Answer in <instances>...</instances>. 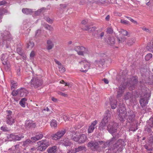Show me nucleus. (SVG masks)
Returning <instances> with one entry per match:
<instances>
[{
    "mask_svg": "<svg viewBox=\"0 0 153 153\" xmlns=\"http://www.w3.org/2000/svg\"><path fill=\"white\" fill-rule=\"evenodd\" d=\"M117 124L116 123L114 122L111 123L109 125L107 126V130L113 136V137L111 140L108 141L105 143L102 141H98L97 142L99 144V147L100 146L102 145V146L104 148H105L107 146H109V145L114 144L116 140H117L116 137H114L115 135L114 134L117 130Z\"/></svg>",
    "mask_w": 153,
    "mask_h": 153,
    "instance_id": "f257e3e1",
    "label": "nucleus"
},
{
    "mask_svg": "<svg viewBox=\"0 0 153 153\" xmlns=\"http://www.w3.org/2000/svg\"><path fill=\"white\" fill-rule=\"evenodd\" d=\"M2 39V44L7 48L9 47L10 41L11 39V36L10 33L7 31L4 32V33H1Z\"/></svg>",
    "mask_w": 153,
    "mask_h": 153,
    "instance_id": "f03ea898",
    "label": "nucleus"
},
{
    "mask_svg": "<svg viewBox=\"0 0 153 153\" xmlns=\"http://www.w3.org/2000/svg\"><path fill=\"white\" fill-rule=\"evenodd\" d=\"M135 115L133 111H130L127 112V121L134 126H136L138 123L137 121L135 120Z\"/></svg>",
    "mask_w": 153,
    "mask_h": 153,
    "instance_id": "7ed1b4c3",
    "label": "nucleus"
},
{
    "mask_svg": "<svg viewBox=\"0 0 153 153\" xmlns=\"http://www.w3.org/2000/svg\"><path fill=\"white\" fill-rule=\"evenodd\" d=\"M74 49L79 55L84 56L85 54H88L90 52V51L88 48L82 46H75L74 47Z\"/></svg>",
    "mask_w": 153,
    "mask_h": 153,
    "instance_id": "20e7f679",
    "label": "nucleus"
},
{
    "mask_svg": "<svg viewBox=\"0 0 153 153\" xmlns=\"http://www.w3.org/2000/svg\"><path fill=\"white\" fill-rule=\"evenodd\" d=\"M37 143L38 144L37 149L41 151L45 150L49 145V141L46 140L39 141L37 142Z\"/></svg>",
    "mask_w": 153,
    "mask_h": 153,
    "instance_id": "39448f33",
    "label": "nucleus"
},
{
    "mask_svg": "<svg viewBox=\"0 0 153 153\" xmlns=\"http://www.w3.org/2000/svg\"><path fill=\"white\" fill-rule=\"evenodd\" d=\"M151 96V94L150 92H146L144 94L143 97H140V102L142 107L146 106L148 103V100L149 99Z\"/></svg>",
    "mask_w": 153,
    "mask_h": 153,
    "instance_id": "423d86ee",
    "label": "nucleus"
},
{
    "mask_svg": "<svg viewBox=\"0 0 153 153\" xmlns=\"http://www.w3.org/2000/svg\"><path fill=\"white\" fill-rule=\"evenodd\" d=\"M110 117L111 114L109 113L108 112L105 114V117L102 120L99 126V129L100 130H102L105 128L106 123Z\"/></svg>",
    "mask_w": 153,
    "mask_h": 153,
    "instance_id": "0eeeda50",
    "label": "nucleus"
},
{
    "mask_svg": "<svg viewBox=\"0 0 153 153\" xmlns=\"http://www.w3.org/2000/svg\"><path fill=\"white\" fill-rule=\"evenodd\" d=\"M119 111L118 118L120 121L124 122L126 118L127 114L126 110L124 107H121L119 109Z\"/></svg>",
    "mask_w": 153,
    "mask_h": 153,
    "instance_id": "6e6552de",
    "label": "nucleus"
},
{
    "mask_svg": "<svg viewBox=\"0 0 153 153\" xmlns=\"http://www.w3.org/2000/svg\"><path fill=\"white\" fill-rule=\"evenodd\" d=\"M82 66L84 68H82L80 71L83 72H86L90 68L91 63L90 62L88 61L86 59H82L79 62Z\"/></svg>",
    "mask_w": 153,
    "mask_h": 153,
    "instance_id": "1a4fd4ad",
    "label": "nucleus"
},
{
    "mask_svg": "<svg viewBox=\"0 0 153 153\" xmlns=\"http://www.w3.org/2000/svg\"><path fill=\"white\" fill-rule=\"evenodd\" d=\"M31 86L36 88L41 85L42 83L41 80L38 79L37 77H34L30 81Z\"/></svg>",
    "mask_w": 153,
    "mask_h": 153,
    "instance_id": "9d476101",
    "label": "nucleus"
},
{
    "mask_svg": "<svg viewBox=\"0 0 153 153\" xmlns=\"http://www.w3.org/2000/svg\"><path fill=\"white\" fill-rule=\"evenodd\" d=\"M65 132L66 130L65 129L59 130L53 135L52 139L54 140H59L64 135Z\"/></svg>",
    "mask_w": 153,
    "mask_h": 153,
    "instance_id": "9b49d317",
    "label": "nucleus"
},
{
    "mask_svg": "<svg viewBox=\"0 0 153 153\" xmlns=\"http://www.w3.org/2000/svg\"><path fill=\"white\" fill-rule=\"evenodd\" d=\"M137 80L135 77H132L131 81L129 82H127L126 85L128 87L130 90H132L134 88V85L137 83Z\"/></svg>",
    "mask_w": 153,
    "mask_h": 153,
    "instance_id": "f8f14e48",
    "label": "nucleus"
},
{
    "mask_svg": "<svg viewBox=\"0 0 153 153\" xmlns=\"http://www.w3.org/2000/svg\"><path fill=\"white\" fill-rule=\"evenodd\" d=\"M145 148L148 151H152L153 149V135L149 138L148 143L144 146Z\"/></svg>",
    "mask_w": 153,
    "mask_h": 153,
    "instance_id": "ddd939ff",
    "label": "nucleus"
},
{
    "mask_svg": "<svg viewBox=\"0 0 153 153\" xmlns=\"http://www.w3.org/2000/svg\"><path fill=\"white\" fill-rule=\"evenodd\" d=\"M126 87V85H125V84L123 83V84L121 85L117 89V98L120 97L122 96L124 92V90Z\"/></svg>",
    "mask_w": 153,
    "mask_h": 153,
    "instance_id": "4468645a",
    "label": "nucleus"
},
{
    "mask_svg": "<svg viewBox=\"0 0 153 153\" xmlns=\"http://www.w3.org/2000/svg\"><path fill=\"white\" fill-rule=\"evenodd\" d=\"M98 122L97 120H95L93 122L89 125L88 130V132L89 133L93 132L95 128H96Z\"/></svg>",
    "mask_w": 153,
    "mask_h": 153,
    "instance_id": "2eb2a0df",
    "label": "nucleus"
},
{
    "mask_svg": "<svg viewBox=\"0 0 153 153\" xmlns=\"http://www.w3.org/2000/svg\"><path fill=\"white\" fill-rule=\"evenodd\" d=\"M88 146L94 150H97L99 148V144L97 142L92 141L88 143Z\"/></svg>",
    "mask_w": 153,
    "mask_h": 153,
    "instance_id": "dca6fc26",
    "label": "nucleus"
},
{
    "mask_svg": "<svg viewBox=\"0 0 153 153\" xmlns=\"http://www.w3.org/2000/svg\"><path fill=\"white\" fill-rule=\"evenodd\" d=\"M25 126L28 128H32L36 126V124L32 120H27L25 122Z\"/></svg>",
    "mask_w": 153,
    "mask_h": 153,
    "instance_id": "f3484780",
    "label": "nucleus"
},
{
    "mask_svg": "<svg viewBox=\"0 0 153 153\" xmlns=\"http://www.w3.org/2000/svg\"><path fill=\"white\" fill-rule=\"evenodd\" d=\"M12 115H7L6 117V123L9 125H12L15 122V119Z\"/></svg>",
    "mask_w": 153,
    "mask_h": 153,
    "instance_id": "a211bd4d",
    "label": "nucleus"
},
{
    "mask_svg": "<svg viewBox=\"0 0 153 153\" xmlns=\"http://www.w3.org/2000/svg\"><path fill=\"white\" fill-rule=\"evenodd\" d=\"M19 96L21 97H25L27 96L28 94V91L25 88H23L18 89Z\"/></svg>",
    "mask_w": 153,
    "mask_h": 153,
    "instance_id": "6ab92c4d",
    "label": "nucleus"
},
{
    "mask_svg": "<svg viewBox=\"0 0 153 153\" xmlns=\"http://www.w3.org/2000/svg\"><path fill=\"white\" fill-rule=\"evenodd\" d=\"M21 147L19 145H17L13 146L11 148L9 149L10 152H12L11 153H18L20 152Z\"/></svg>",
    "mask_w": 153,
    "mask_h": 153,
    "instance_id": "aec40b11",
    "label": "nucleus"
},
{
    "mask_svg": "<svg viewBox=\"0 0 153 153\" xmlns=\"http://www.w3.org/2000/svg\"><path fill=\"white\" fill-rule=\"evenodd\" d=\"M124 142L121 139H119L117 142L113 145V146L117 148L119 147L120 148L122 149L124 147Z\"/></svg>",
    "mask_w": 153,
    "mask_h": 153,
    "instance_id": "412c9836",
    "label": "nucleus"
},
{
    "mask_svg": "<svg viewBox=\"0 0 153 153\" xmlns=\"http://www.w3.org/2000/svg\"><path fill=\"white\" fill-rule=\"evenodd\" d=\"M58 150L57 147L56 146L49 147L48 149V153H56Z\"/></svg>",
    "mask_w": 153,
    "mask_h": 153,
    "instance_id": "4be33fe9",
    "label": "nucleus"
},
{
    "mask_svg": "<svg viewBox=\"0 0 153 153\" xmlns=\"http://www.w3.org/2000/svg\"><path fill=\"white\" fill-rule=\"evenodd\" d=\"M87 139V138L85 134H82L79 135V143H84Z\"/></svg>",
    "mask_w": 153,
    "mask_h": 153,
    "instance_id": "5701e85b",
    "label": "nucleus"
},
{
    "mask_svg": "<svg viewBox=\"0 0 153 153\" xmlns=\"http://www.w3.org/2000/svg\"><path fill=\"white\" fill-rule=\"evenodd\" d=\"M62 144L65 146H71L72 143L70 141L68 138H65L62 141Z\"/></svg>",
    "mask_w": 153,
    "mask_h": 153,
    "instance_id": "b1692460",
    "label": "nucleus"
},
{
    "mask_svg": "<svg viewBox=\"0 0 153 153\" xmlns=\"http://www.w3.org/2000/svg\"><path fill=\"white\" fill-rule=\"evenodd\" d=\"M76 153L79 152H84L86 150V148L83 146H80L74 149Z\"/></svg>",
    "mask_w": 153,
    "mask_h": 153,
    "instance_id": "393cba45",
    "label": "nucleus"
},
{
    "mask_svg": "<svg viewBox=\"0 0 153 153\" xmlns=\"http://www.w3.org/2000/svg\"><path fill=\"white\" fill-rule=\"evenodd\" d=\"M96 29V27L95 26L91 27L90 26H86L85 30H88V31L91 32L94 31Z\"/></svg>",
    "mask_w": 153,
    "mask_h": 153,
    "instance_id": "a878e982",
    "label": "nucleus"
},
{
    "mask_svg": "<svg viewBox=\"0 0 153 153\" xmlns=\"http://www.w3.org/2000/svg\"><path fill=\"white\" fill-rule=\"evenodd\" d=\"M146 48L148 50L153 53V40L148 44Z\"/></svg>",
    "mask_w": 153,
    "mask_h": 153,
    "instance_id": "bb28decb",
    "label": "nucleus"
},
{
    "mask_svg": "<svg viewBox=\"0 0 153 153\" xmlns=\"http://www.w3.org/2000/svg\"><path fill=\"white\" fill-rule=\"evenodd\" d=\"M48 46H47V49L50 50L52 49L54 46V45L52 41L51 40H49L47 41Z\"/></svg>",
    "mask_w": 153,
    "mask_h": 153,
    "instance_id": "cd10ccee",
    "label": "nucleus"
},
{
    "mask_svg": "<svg viewBox=\"0 0 153 153\" xmlns=\"http://www.w3.org/2000/svg\"><path fill=\"white\" fill-rule=\"evenodd\" d=\"M108 43L111 45L114 44L115 43V39L114 37L111 36L109 38L108 41Z\"/></svg>",
    "mask_w": 153,
    "mask_h": 153,
    "instance_id": "c85d7f7f",
    "label": "nucleus"
},
{
    "mask_svg": "<svg viewBox=\"0 0 153 153\" xmlns=\"http://www.w3.org/2000/svg\"><path fill=\"white\" fill-rule=\"evenodd\" d=\"M51 126L52 128H56L57 126V123L56 120H52L51 122Z\"/></svg>",
    "mask_w": 153,
    "mask_h": 153,
    "instance_id": "c756f323",
    "label": "nucleus"
},
{
    "mask_svg": "<svg viewBox=\"0 0 153 153\" xmlns=\"http://www.w3.org/2000/svg\"><path fill=\"white\" fill-rule=\"evenodd\" d=\"M22 11L23 13L27 15L30 14L32 12L31 9L27 8L23 9Z\"/></svg>",
    "mask_w": 153,
    "mask_h": 153,
    "instance_id": "7c9ffc66",
    "label": "nucleus"
},
{
    "mask_svg": "<svg viewBox=\"0 0 153 153\" xmlns=\"http://www.w3.org/2000/svg\"><path fill=\"white\" fill-rule=\"evenodd\" d=\"M31 141L30 139H27L23 142V146H27L31 143Z\"/></svg>",
    "mask_w": 153,
    "mask_h": 153,
    "instance_id": "2f4dec72",
    "label": "nucleus"
},
{
    "mask_svg": "<svg viewBox=\"0 0 153 153\" xmlns=\"http://www.w3.org/2000/svg\"><path fill=\"white\" fill-rule=\"evenodd\" d=\"M111 107L112 109H114L117 107V101L114 100L111 103Z\"/></svg>",
    "mask_w": 153,
    "mask_h": 153,
    "instance_id": "473e14b6",
    "label": "nucleus"
},
{
    "mask_svg": "<svg viewBox=\"0 0 153 153\" xmlns=\"http://www.w3.org/2000/svg\"><path fill=\"white\" fill-rule=\"evenodd\" d=\"M135 39L134 38H133L128 40L127 44L128 45L131 46L133 45L135 43Z\"/></svg>",
    "mask_w": 153,
    "mask_h": 153,
    "instance_id": "72a5a7b5",
    "label": "nucleus"
},
{
    "mask_svg": "<svg viewBox=\"0 0 153 153\" xmlns=\"http://www.w3.org/2000/svg\"><path fill=\"white\" fill-rule=\"evenodd\" d=\"M26 101V99L25 98H23L19 102V104L22 106L23 107H25V104Z\"/></svg>",
    "mask_w": 153,
    "mask_h": 153,
    "instance_id": "f704fd0d",
    "label": "nucleus"
},
{
    "mask_svg": "<svg viewBox=\"0 0 153 153\" xmlns=\"http://www.w3.org/2000/svg\"><path fill=\"white\" fill-rule=\"evenodd\" d=\"M34 43L33 42L30 41L27 44V48L29 49L32 48L34 46Z\"/></svg>",
    "mask_w": 153,
    "mask_h": 153,
    "instance_id": "c9c22d12",
    "label": "nucleus"
},
{
    "mask_svg": "<svg viewBox=\"0 0 153 153\" xmlns=\"http://www.w3.org/2000/svg\"><path fill=\"white\" fill-rule=\"evenodd\" d=\"M79 135H75L74 136H72V139L75 141L79 143Z\"/></svg>",
    "mask_w": 153,
    "mask_h": 153,
    "instance_id": "e433bc0d",
    "label": "nucleus"
},
{
    "mask_svg": "<svg viewBox=\"0 0 153 153\" xmlns=\"http://www.w3.org/2000/svg\"><path fill=\"white\" fill-rule=\"evenodd\" d=\"M15 135L11 134L9 135L8 136V138L9 141H12L13 140H15Z\"/></svg>",
    "mask_w": 153,
    "mask_h": 153,
    "instance_id": "4c0bfd02",
    "label": "nucleus"
},
{
    "mask_svg": "<svg viewBox=\"0 0 153 153\" xmlns=\"http://www.w3.org/2000/svg\"><path fill=\"white\" fill-rule=\"evenodd\" d=\"M151 126H146L145 128V133H150L151 132L152 130L151 129Z\"/></svg>",
    "mask_w": 153,
    "mask_h": 153,
    "instance_id": "58836bf2",
    "label": "nucleus"
},
{
    "mask_svg": "<svg viewBox=\"0 0 153 153\" xmlns=\"http://www.w3.org/2000/svg\"><path fill=\"white\" fill-rule=\"evenodd\" d=\"M15 137V140H19L24 137V136L22 134L16 135Z\"/></svg>",
    "mask_w": 153,
    "mask_h": 153,
    "instance_id": "ea45409f",
    "label": "nucleus"
},
{
    "mask_svg": "<svg viewBox=\"0 0 153 153\" xmlns=\"http://www.w3.org/2000/svg\"><path fill=\"white\" fill-rule=\"evenodd\" d=\"M58 68L59 71L61 73H63L65 71V68L62 65L60 66H58Z\"/></svg>",
    "mask_w": 153,
    "mask_h": 153,
    "instance_id": "a19ab883",
    "label": "nucleus"
},
{
    "mask_svg": "<svg viewBox=\"0 0 153 153\" xmlns=\"http://www.w3.org/2000/svg\"><path fill=\"white\" fill-rule=\"evenodd\" d=\"M119 32H120L124 36H127L128 35V32L123 29H121L119 31Z\"/></svg>",
    "mask_w": 153,
    "mask_h": 153,
    "instance_id": "79ce46f5",
    "label": "nucleus"
},
{
    "mask_svg": "<svg viewBox=\"0 0 153 153\" xmlns=\"http://www.w3.org/2000/svg\"><path fill=\"white\" fill-rule=\"evenodd\" d=\"M152 55L151 53H148L145 56V59L146 60L148 61L152 58Z\"/></svg>",
    "mask_w": 153,
    "mask_h": 153,
    "instance_id": "37998d69",
    "label": "nucleus"
},
{
    "mask_svg": "<svg viewBox=\"0 0 153 153\" xmlns=\"http://www.w3.org/2000/svg\"><path fill=\"white\" fill-rule=\"evenodd\" d=\"M11 89H12L13 88H15L17 86V83L14 81H12L11 82Z\"/></svg>",
    "mask_w": 153,
    "mask_h": 153,
    "instance_id": "c03bdc74",
    "label": "nucleus"
},
{
    "mask_svg": "<svg viewBox=\"0 0 153 153\" xmlns=\"http://www.w3.org/2000/svg\"><path fill=\"white\" fill-rule=\"evenodd\" d=\"M131 94L130 93L128 92L125 95L124 99L125 100H128L131 97Z\"/></svg>",
    "mask_w": 153,
    "mask_h": 153,
    "instance_id": "a18cd8bd",
    "label": "nucleus"
},
{
    "mask_svg": "<svg viewBox=\"0 0 153 153\" xmlns=\"http://www.w3.org/2000/svg\"><path fill=\"white\" fill-rule=\"evenodd\" d=\"M43 134L42 133H39L35 136L38 140L41 139L43 137Z\"/></svg>",
    "mask_w": 153,
    "mask_h": 153,
    "instance_id": "49530a36",
    "label": "nucleus"
},
{
    "mask_svg": "<svg viewBox=\"0 0 153 153\" xmlns=\"http://www.w3.org/2000/svg\"><path fill=\"white\" fill-rule=\"evenodd\" d=\"M142 29L146 32L150 33L151 32V30L148 28L144 27H142Z\"/></svg>",
    "mask_w": 153,
    "mask_h": 153,
    "instance_id": "de8ad7c7",
    "label": "nucleus"
},
{
    "mask_svg": "<svg viewBox=\"0 0 153 153\" xmlns=\"http://www.w3.org/2000/svg\"><path fill=\"white\" fill-rule=\"evenodd\" d=\"M113 32V30L111 27H108L107 29V32L108 33H111Z\"/></svg>",
    "mask_w": 153,
    "mask_h": 153,
    "instance_id": "09e8293b",
    "label": "nucleus"
},
{
    "mask_svg": "<svg viewBox=\"0 0 153 153\" xmlns=\"http://www.w3.org/2000/svg\"><path fill=\"white\" fill-rule=\"evenodd\" d=\"M45 28L51 31H52L53 30V27L48 25H46L45 26Z\"/></svg>",
    "mask_w": 153,
    "mask_h": 153,
    "instance_id": "8fccbe9b",
    "label": "nucleus"
},
{
    "mask_svg": "<svg viewBox=\"0 0 153 153\" xmlns=\"http://www.w3.org/2000/svg\"><path fill=\"white\" fill-rule=\"evenodd\" d=\"M120 22L122 23L125 25H128L129 24V22L126 20L122 19L120 20Z\"/></svg>",
    "mask_w": 153,
    "mask_h": 153,
    "instance_id": "3c124183",
    "label": "nucleus"
},
{
    "mask_svg": "<svg viewBox=\"0 0 153 153\" xmlns=\"http://www.w3.org/2000/svg\"><path fill=\"white\" fill-rule=\"evenodd\" d=\"M77 3H79V4L80 5L83 4L86 1L84 0H76Z\"/></svg>",
    "mask_w": 153,
    "mask_h": 153,
    "instance_id": "603ef678",
    "label": "nucleus"
},
{
    "mask_svg": "<svg viewBox=\"0 0 153 153\" xmlns=\"http://www.w3.org/2000/svg\"><path fill=\"white\" fill-rule=\"evenodd\" d=\"M8 129L5 126H2L1 127V129L4 131H8Z\"/></svg>",
    "mask_w": 153,
    "mask_h": 153,
    "instance_id": "864d4df0",
    "label": "nucleus"
},
{
    "mask_svg": "<svg viewBox=\"0 0 153 153\" xmlns=\"http://www.w3.org/2000/svg\"><path fill=\"white\" fill-rule=\"evenodd\" d=\"M37 140H38L35 136L32 137L31 138L30 141H31V143L35 142Z\"/></svg>",
    "mask_w": 153,
    "mask_h": 153,
    "instance_id": "5fc2aeb1",
    "label": "nucleus"
},
{
    "mask_svg": "<svg viewBox=\"0 0 153 153\" xmlns=\"http://www.w3.org/2000/svg\"><path fill=\"white\" fill-rule=\"evenodd\" d=\"M58 94L62 96H63V97H66L67 96V94H65L64 93H63L61 91H59L58 92Z\"/></svg>",
    "mask_w": 153,
    "mask_h": 153,
    "instance_id": "6e6d98bb",
    "label": "nucleus"
},
{
    "mask_svg": "<svg viewBox=\"0 0 153 153\" xmlns=\"http://www.w3.org/2000/svg\"><path fill=\"white\" fill-rule=\"evenodd\" d=\"M12 94L13 96H16L17 95L19 96L18 91H13L12 93Z\"/></svg>",
    "mask_w": 153,
    "mask_h": 153,
    "instance_id": "4d7b16f0",
    "label": "nucleus"
},
{
    "mask_svg": "<svg viewBox=\"0 0 153 153\" xmlns=\"http://www.w3.org/2000/svg\"><path fill=\"white\" fill-rule=\"evenodd\" d=\"M45 19L50 23H52L53 22V21L48 17H46L45 18Z\"/></svg>",
    "mask_w": 153,
    "mask_h": 153,
    "instance_id": "13d9d810",
    "label": "nucleus"
},
{
    "mask_svg": "<svg viewBox=\"0 0 153 153\" xmlns=\"http://www.w3.org/2000/svg\"><path fill=\"white\" fill-rule=\"evenodd\" d=\"M129 20H130L131 22H132V23H133L134 24H137V22L136 21L134 20L131 17H130Z\"/></svg>",
    "mask_w": 153,
    "mask_h": 153,
    "instance_id": "bf43d9fd",
    "label": "nucleus"
},
{
    "mask_svg": "<svg viewBox=\"0 0 153 153\" xmlns=\"http://www.w3.org/2000/svg\"><path fill=\"white\" fill-rule=\"evenodd\" d=\"M54 61L58 65V66H60L61 65H62V64L60 62H59L58 60H57L56 59H54Z\"/></svg>",
    "mask_w": 153,
    "mask_h": 153,
    "instance_id": "052dcab7",
    "label": "nucleus"
},
{
    "mask_svg": "<svg viewBox=\"0 0 153 153\" xmlns=\"http://www.w3.org/2000/svg\"><path fill=\"white\" fill-rule=\"evenodd\" d=\"M150 126L153 128V118L150 119L149 120Z\"/></svg>",
    "mask_w": 153,
    "mask_h": 153,
    "instance_id": "680f3d73",
    "label": "nucleus"
},
{
    "mask_svg": "<svg viewBox=\"0 0 153 153\" xmlns=\"http://www.w3.org/2000/svg\"><path fill=\"white\" fill-rule=\"evenodd\" d=\"M7 56V54H3L2 55V56H1V60L2 61H4L5 59V57Z\"/></svg>",
    "mask_w": 153,
    "mask_h": 153,
    "instance_id": "e2e57ef3",
    "label": "nucleus"
},
{
    "mask_svg": "<svg viewBox=\"0 0 153 153\" xmlns=\"http://www.w3.org/2000/svg\"><path fill=\"white\" fill-rule=\"evenodd\" d=\"M67 153H76L74 149L69 150Z\"/></svg>",
    "mask_w": 153,
    "mask_h": 153,
    "instance_id": "0e129e2a",
    "label": "nucleus"
},
{
    "mask_svg": "<svg viewBox=\"0 0 153 153\" xmlns=\"http://www.w3.org/2000/svg\"><path fill=\"white\" fill-rule=\"evenodd\" d=\"M35 55V53L33 51H32L31 52L30 55V57H33Z\"/></svg>",
    "mask_w": 153,
    "mask_h": 153,
    "instance_id": "69168bd1",
    "label": "nucleus"
},
{
    "mask_svg": "<svg viewBox=\"0 0 153 153\" xmlns=\"http://www.w3.org/2000/svg\"><path fill=\"white\" fill-rule=\"evenodd\" d=\"M88 21L87 19L84 20L82 21V24L83 25L86 24L88 22Z\"/></svg>",
    "mask_w": 153,
    "mask_h": 153,
    "instance_id": "338daca9",
    "label": "nucleus"
},
{
    "mask_svg": "<svg viewBox=\"0 0 153 153\" xmlns=\"http://www.w3.org/2000/svg\"><path fill=\"white\" fill-rule=\"evenodd\" d=\"M115 15L116 16H122V14L121 13L116 12L114 13Z\"/></svg>",
    "mask_w": 153,
    "mask_h": 153,
    "instance_id": "774afa93",
    "label": "nucleus"
}]
</instances>
